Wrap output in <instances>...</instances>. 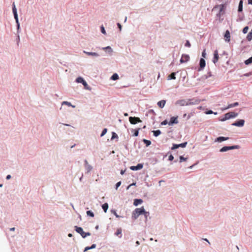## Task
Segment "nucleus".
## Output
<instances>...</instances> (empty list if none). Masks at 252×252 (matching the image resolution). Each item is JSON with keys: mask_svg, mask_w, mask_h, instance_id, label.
<instances>
[{"mask_svg": "<svg viewBox=\"0 0 252 252\" xmlns=\"http://www.w3.org/2000/svg\"><path fill=\"white\" fill-rule=\"evenodd\" d=\"M200 102V100L197 99L191 98L187 99H181L177 100L175 104L179 105L181 106L198 104Z\"/></svg>", "mask_w": 252, "mask_h": 252, "instance_id": "f257e3e1", "label": "nucleus"}, {"mask_svg": "<svg viewBox=\"0 0 252 252\" xmlns=\"http://www.w3.org/2000/svg\"><path fill=\"white\" fill-rule=\"evenodd\" d=\"M145 212L144 207L139 208H136L132 213V219L134 220H136L138 217L142 215Z\"/></svg>", "mask_w": 252, "mask_h": 252, "instance_id": "f03ea898", "label": "nucleus"}, {"mask_svg": "<svg viewBox=\"0 0 252 252\" xmlns=\"http://www.w3.org/2000/svg\"><path fill=\"white\" fill-rule=\"evenodd\" d=\"M238 113L234 112H230L224 114V117L220 120V121L224 122L231 118H234L238 116Z\"/></svg>", "mask_w": 252, "mask_h": 252, "instance_id": "7ed1b4c3", "label": "nucleus"}, {"mask_svg": "<svg viewBox=\"0 0 252 252\" xmlns=\"http://www.w3.org/2000/svg\"><path fill=\"white\" fill-rule=\"evenodd\" d=\"M74 230L75 231L80 234L83 238H85L87 236H89L91 235V233L90 232H85L83 231V228L81 227H79L78 226H74Z\"/></svg>", "mask_w": 252, "mask_h": 252, "instance_id": "20e7f679", "label": "nucleus"}, {"mask_svg": "<svg viewBox=\"0 0 252 252\" xmlns=\"http://www.w3.org/2000/svg\"><path fill=\"white\" fill-rule=\"evenodd\" d=\"M129 121L132 125H135L138 123H141L142 122L139 118L136 117H129Z\"/></svg>", "mask_w": 252, "mask_h": 252, "instance_id": "39448f33", "label": "nucleus"}, {"mask_svg": "<svg viewBox=\"0 0 252 252\" xmlns=\"http://www.w3.org/2000/svg\"><path fill=\"white\" fill-rule=\"evenodd\" d=\"M188 144L187 142H185L181 144H173L172 147H171V150H174L179 148V147L185 148L186 147Z\"/></svg>", "mask_w": 252, "mask_h": 252, "instance_id": "423d86ee", "label": "nucleus"}, {"mask_svg": "<svg viewBox=\"0 0 252 252\" xmlns=\"http://www.w3.org/2000/svg\"><path fill=\"white\" fill-rule=\"evenodd\" d=\"M245 124V120L244 119H240L232 124V126L238 127H242Z\"/></svg>", "mask_w": 252, "mask_h": 252, "instance_id": "0eeeda50", "label": "nucleus"}, {"mask_svg": "<svg viewBox=\"0 0 252 252\" xmlns=\"http://www.w3.org/2000/svg\"><path fill=\"white\" fill-rule=\"evenodd\" d=\"M84 167L86 171V173H89L93 169V166L89 164L86 159L84 160Z\"/></svg>", "mask_w": 252, "mask_h": 252, "instance_id": "6e6552de", "label": "nucleus"}, {"mask_svg": "<svg viewBox=\"0 0 252 252\" xmlns=\"http://www.w3.org/2000/svg\"><path fill=\"white\" fill-rule=\"evenodd\" d=\"M83 52L88 56H91L93 58H97L99 56L98 53L93 52H88L85 50H83Z\"/></svg>", "mask_w": 252, "mask_h": 252, "instance_id": "1a4fd4ad", "label": "nucleus"}, {"mask_svg": "<svg viewBox=\"0 0 252 252\" xmlns=\"http://www.w3.org/2000/svg\"><path fill=\"white\" fill-rule=\"evenodd\" d=\"M206 65V62L203 58H201L199 61V67L198 71H200L202 70Z\"/></svg>", "mask_w": 252, "mask_h": 252, "instance_id": "9d476101", "label": "nucleus"}, {"mask_svg": "<svg viewBox=\"0 0 252 252\" xmlns=\"http://www.w3.org/2000/svg\"><path fill=\"white\" fill-rule=\"evenodd\" d=\"M143 167V163H138L136 166H131L130 169L133 171H137L141 169Z\"/></svg>", "mask_w": 252, "mask_h": 252, "instance_id": "9b49d317", "label": "nucleus"}, {"mask_svg": "<svg viewBox=\"0 0 252 252\" xmlns=\"http://www.w3.org/2000/svg\"><path fill=\"white\" fill-rule=\"evenodd\" d=\"M178 123V116L172 117L170 118V121L168 123L169 126H173L174 124H177Z\"/></svg>", "mask_w": 252, "mask_h": 252, "instance_id": "f8f14e48", "label": "nucleus"}, {"mask_svg": "<svg viewBox=\"0 0 252 252\" xmlns=\"http://www.w3.org/2000/svg\"><path fill=\"white\" fill-rule=\"evenodd\" d=\"M189 60V56L188 55L183 54L180 60L181 63H185L187 62Z\"/></svg>", "mask_w": 252, "mask_h": 252, "instance_id": "ddd939ff", "label": "nucleus"}, {"mask_svg": "<svg viewBox=\"0 0 252 252\" xmlns=\"http://www.w3.org/2000/svg\"><path fill=\"white\" fill-rule=\"evenodd\" d=\"M219 53H218V51L217 50H215L214 52V57H213V62L215 64L218 61V60H219Z\"/></svg>", "mask_w": 252, "mask_h": 252, "instance_id": "4468645a", "label": "nucleus"}, {"mask_svg": "<svg viewBox=\"0 0 252 252\" xmlns=\"http://www.w3.org/2000/svg\"><path fill=\"white\" fill-rule=\"evenodd\" d=\"M229 138L228 137L220 136L215 140V142H221L229 139Z\"/></svg>", "mask_w": 252, "mask_h": 252, "instance_id": "2eb2a0df", "label": "nucleus"}, {"mask_svg": "<svg viewBox=\"0 0 252 252\" xmlns=\"http://www.w3.org/2000/svg\"><path fill=\"white\" fill-rule=\"evenodd\" d=\"M101 49L106 51L110 55H111L113 52V49L109 46L105 47H102L101 48Z\"/></svg>", "mask_w": 252, "mask_h": 252, "instance_id": "dca6fc26", "label": "nucleus"}, {"mask_svg": "<svg viewBox=\"0 0 252 252\" xmlns=\"http://www.w3.org/2000/svg\"><path fill=\"white\" fill-rule=\"evenodd\" d=\"M220 8V12L219 14L221 12L224 8V5L223 4H220V5H217L214 7V9ZM217 16H219V14H217Z\"/></svg>", "mask_w": 252, "mask_h": 252, "instance_id": "f3484780", "label": "nucleus"}, {"mask_svg": "<svg viewBox=\"0 0 252 252\" xmlns=\"http://www.w3.org/2000/svg\"><path fill=\"white\" fill-rule=\"evenodd\" d=\"M238 105H239V103L238 102H234L233 103H231V104H229L227 106V107H226V108H224L223 110H226V109H229V108H232V107H234L237 106Z\"/></svg>", "mask_w": 252, "mask_h": 252, "instance_id": "a211bd4d", "label": "nucleus"}, {"mask_svg": "<svg viewBox=\"0 0 252 252\" xmlns=\"http://www.w3.org/2000/svg\"><path fill=\"white\" fill-rule=\"evenodd\" d=\"M224 36L225 38V40L226 41L229 42L230 41V32L228 30L226 31Z\"/></svg>", "mask_w": 252, "mask_h": 252, "instance_id": "6ab92c4d", "label": "nucleus"}, {"mask_svg": "<svg viewBox=\"0 0 252 252\" xmlns=\"http://www.w3.org/2000/svg\"><path fill=\"white\" fill-rule=\"evenodd\" d=\"M143 202V200L141 199H135L133 202V205L135 206L141 204Z\"/></svg>", "mask_w": 252, "mask_h": 252, "instance_id": "aec40b11", "label": "nucleus"}, {"mask_svg": "<svg viewBox=\"0 0 252 252\" xmlns=\"http://www.w3.org/2000/svg\"><path fill=\"white\" fill-rule=\"evenodd\" d=\"M140 130V128H138L136 129H132L131 132L133 133V136L136 137L138 136L139 131Z\"/></svg>", "mask_w": 252, "mask_h": 252, "instance_id": "412c9836", "label": "nucleus"}, {"mask_svg": "<svg viewBox=\"0 0 252 252\" xmlns=\"http://www.w3.org/2000/svg\"><path fill=\"white\" fill-rule=\"evenodd\" d=\"M166 103V101L164 100H162L158 102V105L159 107L162 108L165 106Z\"/></svg>", "mask_w": 252, "mask_h": 252, "instance_id": "4be33fe9", "label": "nucleus"}, {"mask_svg": "<svg viewBox=\"0 0 252 252\" xmlns=\"http://www.w3.org/2000/svg\"><path fill=\"white\" fill-rule=\"evenodd\" d=\"M243 0H240L239 2L238 8V11L239 12H242V11H243Z\"/></svg>", "mask_w": 252, "mask_h": 252, "instance_id": "5701e85b", "label": "nucleus"}, {"mask_svg": "<svg viewBox=\"0 0 252 252\" xmlns=\"http://www.w3.org/2000/svg\"><path fill=\"white\" fill-rule=\"evenodd\" d=\"M176 72H172L170 74H169L168 76V77H167V79L168 80H172V79H176Z\"/></svg>", "mask_w": 252, "mask_h": 252, "instance_id": "b1692460", "label": "nucleus"}, {"mask_svg": "<svg viewBox=\"0 0 252 252\" xmlns=\"http://www.w3.org/2000/svg\"><path fill=\"white\" fill-rule=\"evenodd\" d=\"M76 82L78 83L83 84L85 82V80L82 77H78L76 79Z\"/></svg>", "mask_w": 252, "mask_h": 252, "instance_id": "393cba45", "label": "nucleus"}, {"mask_svg": "<svg viewBox=\"0 0 252 252\" xmlns=\"http://www.w3.org/2000/svg\"><path fill=\"white\" fill-rule=\"evenodd\" d=\"M62 105H66L68 106H70V107H72V108H75V105H73L71 104V103L69 102H68V101H63L62 103Z\"/></svg>", "mask_w": 252, "mask_h": 252, "instance_id": "a878e982", "label": "nucleus"}, {"mask_svg": "<svg viewBox=\"0 0 252 252\" xmlns=\"http://www.w3.org/2000/svg\"><path fill=\"white\" fill-rule=\"evenodd\" d=\"M102 208L105 213H106L108 209V204L107 203H105L102 205Z\"/></svg>", "mask_w": 252, "mask_h": 252, "instance_id": "bb28decb", "label": "nucleus"}, {"mask_svg": "<svg viewBox=\"0 0 252 252\" xmlns=\"http://www.w3.org/2000/svg\"><path fill=\"white\" fill-rule=\"evenodd\" d=\"M119 79V75L117 73H114L111 77V79L112 80H117Z\"/></svg>", "mask_w": 252, "mask_h": 252, "instance_id": "cd10ccee", "label": "nucleus"}, {"mask_svg": "<svg viewBox=\"0 0 252 252\" xmlns=\"http://www.w3.org/2000/svg\"><path fill=\"white\" fill-rule=\"evenodd\" d=\"M153 135L155 137L159 136L161 134V131L160 130H153Z\"/></svg>", "mask_w": 252, "mask_h": 252, "instance_id": "c85d7f7f", "label": "nucleus"}, {"mask_svg": "<svg viewBox=\"0 0 252 252\" xmlns=\"http://www.w3.org/2000/svg\"><path fill=\"white\" fill-rule=\"evenodd\" d=\"M228 147H229V150H234V149H239L240 148V146L238 145H232V146H228Z\"/></svg>", "mask_w": 252, "mask_h": 252, "instance_id": "c756f323", "label": "nucleus"}, {"mask_svg": "<svg viewBox=\"0 0 252 252\" xmlns=\"http://www.w3.org/2000/svg\"><path fill=\"white\" fill-rule=\"evenodd\" d=\"M244 63L245 64L247 65L252 63V56L249 58L248 59L245 60Z\"/></svg>", "mask_w": 252, "mask_h": 252, "instance_id": "7c9ffc66", "label": "nucleus"}, {"mask_svg": "<svg viewBox=\"0 0 252 252\" xmlns=\"http://www.w3.org/2000/svg\"><path fill=\"white\" fill-rule=\"evenodd\" d=\"M229 147L228 146H224L222 148H221L220 150V152H221V153H223V152H227L228 151H229Z\"/></svg>", "mask_w": 252, "mask_h": 252, "instance_id": "2f4dec72", "label": "nucleus"}, {"mask_svg": "<svg viewBox=\"0 0 252 252\" xmlns=\"http://www.w3.org/2000/svg\"><path fill=\"white\" fill-rule=\"evenodd\" d=\"M143 142L146 145V147H148L149 146H150L151 144V141L149 140L143 139Z\"/></svg>", "mask_w": 252, "mask_h": 252, "instance_id": "473e14b6", "label": "nucleus"}, {"mask_svg": "<svg viewBox=\"0 0 252 252\" xmlns=\"http://www.w3.org/2000/svg\"><path fill=\"white\" fill-rule=\"evenodd\" d=\"M115 234L116 236H119V235H120V236H119V238H121L122 237V229H121V228H118L117 230V231L115 232Z\"/></svg>", "mask_w": 252, "mask_h": 252, "instance_id": "72a5a7b5", "label": "nucleus"}, {"mask_svg": "<svg viewBox=\"0 0 252 252\" xmlns=\"http://www.w3.org/2000/svg\"><path fill=\"white\" fill-rule=\"evenodd\" d=\"M12 12H13V14H18L17 13V8L16 7V6H15V4L14 2H13L12 3Z\"/></svg>", "mask_w": 252, "mask_h": 252, "instance_id": "f704fd0d", "label": "nucleus"}, {"mask_svg": "<svg viewBox=\"0 0 252 252\" xmlns=\"http://www.w3.org/2000/svg\"><path fill=\"white\" fill-rule=\"evenodd\" d=\"M143 214L144 215L145 219V222L147 221L148 217L150 216V213L149 212H147L145 210V212L143 213Z\"/></svg>", "mask_w": 252, "mask_h": 252, "instance_id": "c9c22d12", "label": "nucleus"}, {"mask_svg": "<svg viewBox=\"0 0 252 252\" xmlns=\"http://www.w3.org/2000/svg\"><path fill=\"white\" fill-rule=\"evenodd\" d=\"M193 116V113H189L188 115H187V114H184V115H183V118H185L187 117V120H189L191 117H192Z\"/></svg>", "mask_w": 252, "mask_h": 252, "instance_id": "e433bc0d", "label": "nucleus"}, {"mask_svg": "<svg viewBox=\"0 0 252 252\" xmlns=\"http://www.w3.org/2000/svg\"><path fill=\"white\" fill-rule=\"evenodd\" d=\"M16 27H17V34H19V33L21 32L20 25L19 22H16Z\"/></svg>", "mask_w": 252, "mask_h": 252, "instance_id": "4c0bfd02", "label": "nucleus"}, {"mask_svg": "<svg viewBox=\"0 0 252 252\" xmlns=\"http://www.w3.org/2000/svg\"><path fill=\"white\" fill-rule=\"evenodd\" d=\"M86 214L88 216H89L91 217H94V213L92 211H90V210L87 211L86 212Z\"/></svg>", "mask_w": 252, "mask_h": 252, "instance_id": "58836bf2", "label": "nucleus"}, {"mask_svg": "<svg viewBox=\"0 0 252 252\" xmlns=\"http://www.w3.org/2000/svg\"><path fill=\"white\" fill-rule=\"evenodd\" d=\"M82 85L84 86V88L88 90H91V88L89 86V85H88L87 82L86 81H85L84 82H83V83L82 84Z\"/></svg>", "mask_w": 252, "mask_h": 252, "instance_id": "ea45409f", "label": "nucleus"}, {"mask_svg": "<svg viewBox=\"0 0 252 252\" xmlns=\"http://www.w3.org/2000/svg\"><path fill=\"white\" fill-rule=\"evenodd\" d=\"M115 138H116L117 139H118V136L116 133H115V132H112L111 140L114 139Z\"/></svg>", "mask_w": 252, "mask_h": 252, "instance_id": "a19ab883", "label": "nucleus"}, {"mask_svg": "<svg viewBox=\"0 0 252 252\" xmlns=\"http://www.w3.org/2000/svg\"><path fill=\"white\" fill-rule=\"evenodd\" d=\"M111 213H113L116 216V218H119L122 217L121 216H119V215H118L117 214V213H116V210H111Z\"/></svg>", "mask_w": 252, "mask_h": 252, "instance_id": "79ce46f5", "label": "nucleus"}, {"mask_svg": "<svg viewBox=\"0 0 252 252\" xmlns=\"http://www.w3.org/2000/svg\"><path fill=\"white\" fill-rule=\"evenodd\" d=\"M205 113L206 114H214L215 115H217V112H214L212 110H208L207 111L205 112Z\"/></svg>", "mask_w": 252, "mask_h": 252, "instance_id": "37998d69", "label": "nucleus"}, {"mask_svg": "<svg viewBox=\"0 0 252 252\" xmlns=\"http://www.w3.org/2000/svg\"><path fill=\"white\" fill-rule=\"evenodd\" d=\"M107 131V129L106 128H104L102 130V132L100 134V137L103 136L106 133Z\"/></svg>", "mask_w": 252, "mask_h": 252, "instance_id": "c03bdc74", "label": "nucleus"}, {"mask_svg": "<svg viewBox=\"0 0 252 252\" xmlns=\"http://www.w3.org/2000/svg\"><path fill=\"white\" fill-rule=\"evenodd\" d=\"M179 158H180V162H182L183 161H186L187 159V158H184L182 156H180Z\"/></svg>", "mask_w": 252, "mask_h": 252, "instance_id": "a18cd8bd", "label": "nucleus"}, {"mask_svg": "<svg viewBox=\"0 0 252 252\" xmlns=\"http://www.w3.org/2000/svg\"><path fill=\"white\" fill-rule=\"evenodd\" d=\"M100 31H101V32L104 34H106V31H105V28L103 26H101L100 27Z\"/></svg>", "mask_w": 252, "mask_h": 252, "instance_id": "49530a36", "label": "nucleus"}, {"mask_svg": "<svg viewBox=\"0 0 252 252\" xmlns=\"http://www.w3.org/2000/svg\"><path fill=\"white\" fill-rule=\"evenodd\" d=\"M249 30V27L248 26H246L243 29V32L244 33H246L248 32V31Z\"/></svg>", "mask_w": 252, "mask_h": 252, "instance_id": "de8ad7c7", "label": "nucleus"}, {"mask_svg": "<svg viewBox=\"0 0 252 252\" xmlns=\"http://www.w3.org/2000/svg\"><path fill=\"white\" fill-rule=\"evenodd\" d=\"M185 46L186 47H189V48L190 47L191 44H190V42H189V40H187L186 41V43L185 44Z\"/></svg>", "mask_w": 252, "mask_h": 252, "instance_id": "09e8293b", "label": "nucleus"}, {"mask_svg": "<svg viewBox=\"0 0 252 252\" xmlns=\"http://www.w3.org/2000/svg\"><path fill=\"white\" fill-rule=\"evenodd\" d=\"M121 181H119L118 182H117L115 185V189H117L118 188L121 186Z\"/></svg>", "mask_w": 252, "mask_h": 252, "instance_id": "8fccbe9b", "label": "nucleus"}, {"mask_svg": "<svg viewBox=\"0 0 252 252\" xmlns=\"http://www.w3.org/2000/svg\"><path fill=\"white\" fill-rule=\"evenodd\" d=\"M168 123L169 122H168V121L167 120H165L161 123V125L162 126H165V125H166L167 124H168Z\"/></svg>", "mask_w": 252, "mask_h": 252, "instance_id": "3c124183", "label": "nucleus"}, {"mask_svg": "<svg viewBox=\"0 0 252 252\" xmlns=\"http://www.w3.org/2000/svg\"><path fill=\"white\" fill-rule=\"evenodd\" d=\"M14 19L15 20V22H19L18 15V14H13Z\"/></svg>", "mask_w": 252, "mask_h": 252, "instance_id": "603ef678", "label": "nucleus"}, {"mask_svg": "<svg viewBox=\"0 0 252 252\" xmlns=\"http://www.w3.org/2000/svg\"><path fill=\"white\" fill-rule=\"evenodd\" d=\"M174 159V157L172 155H170L168 157V160L170 161H172Z\"/></svg>", "mask_w": 252, "mask_h": 252, "instance_id": "864d4df0", "label": "nucleus"}, {"mask_svg": "<svg viewBox=\"0 0 252 252\" xmlns=\"http://www.w3.org/2000/svg\"><path fill=\"white\" fill-rule=\"evenodd\" d=\"M90 250H91V249L90 247L88 246V247H85V249H84V250L83 252H87V251Z\"/></svg>", "mask_w": 252, "mask_h": 252, "instance_id": "5fc2aeb1", "label": "nucleus"}, {"mask_svg": "<svg viewBox=\"0 0 252 252\" xmlns=\"http://www.w3.org/2000/svg\"><path fill=\"white\" fill-rule=\"evenodd\" d=\"M135 185H136V183H133L130 184L129 185H128L127 186V187L126 188V189H128L130 187H132V186H135Z\"/></svg>", "mask_w": 252, "mask_h": 252, "instance_id": "6e6d98bb", "label": "nucleus"}, {"mask_svg": "<svg viewBox=\"0 0 252 252\" xmlns=\"http://www.w3.org/2000/svg\"><path fill=\"white\" fill-rule=\"evenodd\" d=\"M149 114L155 115V113L153 109H151L149 111Z\"/></svg>", "mask_w": 252, "mask_h": 252, "instance_id": "4d7b16f0", "label": "nucleus"}, {"mask_svg": "<svg viewBox=\"0 0 252 252\" xmlns=\"http://www.w3.org/2000/svg\"><path fill=\"white\" fill-rule=\"evenodd\" d=\"M117 25L118 28L119 29L120 31H121L122 28V25L119 23H118L117 24Z\"/></svg>", "mask_w": 252, "mask_h": 252, "instance_id": "13d9d810", "label": "nucleus"}, {"mask_svg": "<svg viewBox=\"0 0 252 252\" xmlns=\"http://www.w3.org/2000/svg\"><path fill=\"white\" fill-rule=\"evenodd\" d=\"M206 51H205V50H204L203 51L202 53V56L203 58H205L206 57Z\"/></svg>", "mask_w": 252, "mask_h": 252, "instance_id": "bf43d9fd", "label": "nucleus"}, {"mask_svg": "<svg viewBox=\"0 0 252 252\" xmlns=\"http://www.w3.org/2000/svg\"><path fill=\"white\" fill-rule=\"evenodd\" d=\"M96 247V244H94L92 245L91 246H90V248H91V249L92 250V249H94Z\"/></svg>", "mask_w": 252, "mask_h": 252, "instance_id": "052dcab7", "label": "nucleus"}, {"mask_svg": "<svg viewBox=\"0 0 252 252\" xmlns=\"http://www.w3.org/2000/svg\"><path fill=\"white\" fill-rule=\"evenodd\" d=\"M212 74L211 72H208L207 73V76L206 77V78H208V77H211Z\"/></svg>", "mask_w": 252, "mask_h": 252, "instance_id": "680f3d73", "label": "nucleus"}, {"mask_svg": "<svg viewBox=\"0 0 252 252\" xmlns=\"http://www.w3.org/2000/svg\"><path fill=\"white\" fill-rule=\"evenodd\" d=\"M11 176L10 175H7L6 177V179L9 180L10 179H11Z\"/></svg>", "mask_w": 252, "mask_h": 252, "instance_id": "e2e57ef3", "label": "nucleus"}, {"mask_svg": "<svg viewBox=\"0 0 252 252\" xmlns=\"http://www.w3.org/2000/svg\"><path fill=\"white\" fill-rule=\"evenodd\" d=\"M17 41V42L18 43L20 41V36H19V34H18V35H17V39H16Z\"/></svg>", "mask_w": 252, "mask_h": 252, "instance_id": "0e129e2a", "label": "nucleus"}, {"mask_svg": "<svg viewBox=\"0 0 252 252\" xmlns=\"http://www.w3.org/2000/svg\"><path fill=\"white\" fill-rule=\"evenodd\" d=\"M248 4L252 5V0H248Z\"/></svg>", "mask_w": 252, "mask_h": 252, "instance_id": "69168bd1", "label": "nucleus"}, {"mask_svg": "<svg viewBox=\"0 0 252 252\" xmlns=\"http://www.w3.org/2000/svg\"><path fill=\"white\" fill-rule=\"evenodd\" d=\"M125 171H126L125 170H122L121 171V175H123V174L125 173Z\"/></svg>", "mask_w": 252, "mask_h": 252, "instance_id": "338daca9", "label": "nucleus"}, {"mask_svg": "<svg viewBox=\"0 0 252 252\" xmlns=\"http://www.w3.org/2000/svg\"><path fill=\"white\" fill-rule=\"evenodd\" d=\"M83 177V175L82 174V176H81V177L80 178V179H79V181H80V182H82V181Z\"/></svg>", "mask_w": 252, "mask_h": 252, "instance_id": "774afa93", "label": "nucleus"}]
</instances>
